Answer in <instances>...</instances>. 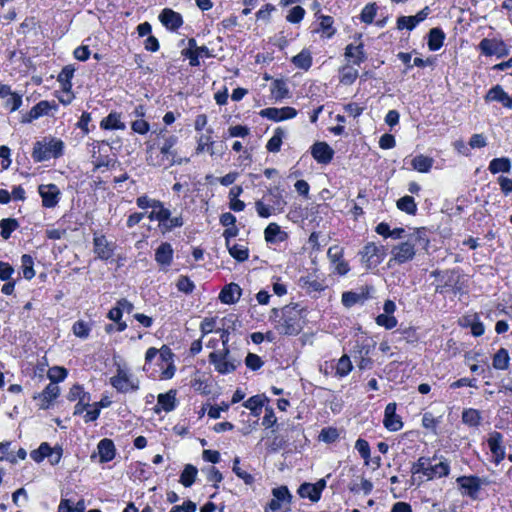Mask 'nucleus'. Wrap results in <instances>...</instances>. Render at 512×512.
<instances>
[{"mask_svg":"<svg viewBox=\"0 0 512 512\" xmlns=\"http://www.w3.org/2000/svg\"><path fill=\"white\" fill-rule=\"evenodd\" d=\"M177 288L179 291L184 292L186 294L192 293L195 285L187 276H180L177 281Z\"/></svg>","mask_w":512,"mask_h":512,"instance_id":"53","label":"nucleus"},{"mask_svg":"<svg viewBox=\"0 0 512 512\" xmlns=\"http://www.w3.org/2000/svg\"><path fill=\"white\" fill-rule=\"evenodd\" d=\"M292 63L300 69L308 70L312 65L311 53L304 49L292 58Z\"/></svg>","mask_w":512,"mask_h":512,"instance_id":"30","label":"nucleus"},{"mask_svg":"<svg viewBox=\"0 0 512 512\" xmlns=\"http://www.w3.org/2000/svg\"><path fill=\"white\" fill-rule=\"evenodd\" d=\"M304 14L305 10L301 6H295L289 11L286 19L291 23H299L303 19Z\"/></svg>","mask_w":512,"mask_h":512,"instance_id":"54","label":"nucleus"},{"mask_svg":"<svg viewBox=\"0 0 512 512\" xmlns=\"http://www.w3.org/2000/svg\"><path fill=\"white\" fill-rule=\"evenodd\" d=\"M445 38L444 32L440 28H432L429 31L428 47L431 51L438 50Z\"/></svg>","mask_w":512,"mask_h":512,"instance_id":"25","label":"nucleus"},{"mask_svg":"<svg viewBox=\"0 0 512 512\" xmlns=\"http://www.w3.org/2000/svg\"><path fill=\"white\" fill-rule=\"evenodd\" d=\"M298 493L302 498H308L312 502H317L320 500V495L317 492L315 486L311 483H303L300 485L298 489Z\"/></svg>","mask_w":512,"mask_h":512,"instance_id":"34","label":"nucleus"},{"mask_svg":"<svg viewBox=\"0 0 512 512\" xmlns=\"http://www.w3.org/2000/svg\"><path fill=\"white\" fill-rule=\"evenodd\" d=\"M228 251H229V254L237 261L239 262H243L245 260L248 259V256H249V250L247 247L245 246H242V245H238V244H234V245H231L229 243V246H226Z\"/></svg>","mask_w":512,"mask_h":512,"instance_id":"35","label":"nucleus"},{"mask_svg":"<svg viewBox=\"0 0 512 512\" xmlns=\"http://www.w3.org/2000/svg\"><path fill=\"white\" fill-rule=\"evenodd\" d=\"M263 404H264V400H263L262 396L255 395V396L250 397L248 400H246L243 403V406L245 408L249 409L252 412V414H254L255 416H258L260 414Z\"/></svg>","mask_w":512,"mask_h":512,"instance_id":"39","label":"nucleus"},{"mask_svg":"<svg viewBox=\"0 0 512 512\" xmlns=\"http://www.w3.org/2000/svg\"><path fill=\"white\" fill-rule=\"evenodd\" d=\"M429 7H425L414 16H401L397 20V28L412 30L419 22L423 21L429 14Z\"/></svg>","mask_w":512,"mask_h":512,"instance_id":"13","label":"nucleus"},{"mask_svg":"<svg viewBox=\"0 0 512 512\" xmlns=\"http://www.w3.org/2000/svg\"><path fill=\"white\" fill-rule=\"evenodd\" d=\"M60 394V388L57 383L51 382L46 388L43 390L41 394H39V399L41 401L40 408L47 409L51 402L56 399Z\"/></svg>","mask_w":512,"mask_h":512,"instance_id":"18","label":"nucleus"},{"mask_svg":"<svg viewBox=\"0 0 512 512\" xmlns=\"http://www.w3.org/2000/svg\"><path fill=\"white\" fill-rule=\"evenodd\" d=\"M376 323L386 329H392L397 325V319L388 314H380L376 317Z\"/></svg>","mask_w":512,"mask_h":512,"instance_id":"50","label":"nucleus"},{"mask_svg":"<svg viewBox=\"0 0 512 512\" xmlns=\"http://www.w3.org/2000/svg\"><path fill=\"white\" fill-rule=\"evenodd\" d=\"M355 448L361 457L367 462L370 457V447L368 442L360 438L356 441Z\"/></svg>","mask_w":512,"mask_h":512,"instance_id":"55","label":"nucleus"},{"mask_svg":"<svg viewBox=\"0 0 512 512\" xmlns=\"http://www.w3.org/2000/svg\"><path fill=\"white\" fill-rule=\"evenodd\" d=\"M269 194L273 197L274 206H276L279 210H283L286 205V201L283 199L278 188L270 189Z\"/></svg>","mask_w":512,"mask_h":512,"instance_id":"60","label":"nucleus"},{"mask_svg":"<svg viewBox=\"0 0 512 512\" xmlns=\"http://www.w3.org/2000/svg\"><path fill=\"white\" fill-rule=\"evenodd\" d=\"M457 483L462 489L465 490L466 494L471 498L475 499L480 488L481 480L477 476H460L457 478Z\"/></svg>","mask_w":512,"mask_h":512,"instance_id":"11","label":"nucleus"},{"mask_svg":"<svg viewBox=\"0 0 512 512\" xmlns=\"http://www.w3.org/2000/svg\"><path fill=\"white\" fill-rule=\"evenodd\" d=\"M313 158L321 164H328L334 155V150L326 142H316L311 147Z\"/></svg>","mask_w":512,"mask_h":512,"instance_id":"9","label":"nucleus"},{"mask_svg":"<svg viewBox=\"0 0 512 512\" xmlns=\"http://www.w3.org/2000/svg\"><path fill=\"white\" fill-rule=\"evenodd\" d=\"M358 77V71L350 66H345L341 70L340 82L345 85H351Z\"/></svg>","mask_w":512,"mask_h":512,"instance_id":"45","label":"nucleus"},{"mask_svg":"<svg viewBox=\"0 0 512 512\" xmlns=\"http://www.w3.org/2000/svg\"><path fill=\"white\" fill-rule=\"evenodd\" d=\"M275 329L283 335H297L301 331L299 310L295 306H285Z\"/></svg>","mask_w":512,"mask_h":512,"instance_id":"2","label":"nucleus"},{"mask_svg":"<svg viewBox=\"0 0 512 512\" xmlns=\"http://www.w3.org/2000/svg\"><path fill=\"white\" fill-rule=\"evenodd\" d=\"M261 116L267 117L273 121H282L280 108H266L260 112Z\"/></svg>","mask_w":512,"mask_h":512,"instance_id":"59","label":"nucleus"},{"mask_svg":"<svg viewBox=\"0 0 512 512\" xmlns=\"http://www.w3.org/2000/svg\"><path fill=\"white\" fill-rule=\"evenodd\" d=\"M197 506L191 500L184 502L182 505L174 506L170 512H196Z\"/></svg>","mask_w":512,"mask_h":512,"instance_id":"62","label":"nucleus"},{"mask_svg":"<svg viewBox=\"0 0 512 512\" xmlns=\"http://www.w3.org/2000/svg\"><path fill=\"white\" fill-rule=\"evenodd\" d=\"M157 400L158 405L166 412H170L175 408V392L172 390L165 394H159Z\"/></svg>","mask_w":512,"mask_h":512,"instance_id":"33","label":"nucleus"},{"mask_svg":"<svg viewBox=\"0 0 512 512\" xmlns=\"http://www.w3.org/2000/svg\"><path fill=\"white\" fill-rule=\"evenodd\" d=\"M245 364L248 368L251 370H258L262 367L263 361L261 358L253 353H248V355L245 358Z\"/></svg>","mask_w":512,"mask_h":512,"instance_id":"56","label":"nucleus"},{"mask_svg":"<svg viewBox=\"0 0 512 512\" xmlns=\"http://www.w3.org/2000/svg\"><path fill=\"white\" fill-rule=\"evenodd\" d=\"M173 258V249L172 246L167 243H161L160 246L156 249L155 252V260L161 266H169L172 262Z\"/></svg>","mask_w":512,"mask_h":512,"instance_id":"20","label":"nucleus"},{"mask_svg":"<svg viewBox=\"0 0 512 512\" xmlns=\"http://www.w3.org/2000/svg\"><path fill=\"white\" fill-rule=\"evenodd\" d=\"M110 383L117 391L121 393H126L130 390L136 391L139 389L138 380H132L128 372L121 367H118L117 373L110 379Z\"/></svg>","mask_w":512,"mask_h":512,"instance_id":"4","label":"nucleus"},{"mask_svg":"<svg viewBox=\"0 0 512 512\" xmlns=\"http://www.w3.org/2000/svg\"><path fill=\"white\" fill-rule=\"evenodd\" d=\"M345 56L352 61L355 65H360L365 59L366 55L363 50V44L353 45L349 44L345 48Z\"/></svg>","mask_w":512,"mask_h":512,"instance_id":"22","label":"nucleus"},{"mask_svg":"<svg viewBox=\"0 0 512 512\" xmlns=\"http://www.w3.org/2000/svg\"><path fill=\"white\" fill-rule=\"evenodd\" d=\"M239 458L236 457L233 461V472L241 478L246 484H251L254 481V478L251 474L247 473L246 471H243L239 467Z\"/></svg>","mask_w":512,"mask_h":512,"instance_id":"51","label":"nucleus"},{"mask_svg":"<svg viewBox=\"0 0 512 512\" xmlns=\"http://www.w3.org/2000/svg\"><path fill=\"white\" fill-rule=\"evenodd\" d=\"M75 69L71 65L65 66L60 74L58 75V81L63 83V87L65 90L71 88V79L74 75Z\"/></svg>","mask_w":512,"mask_h":512,"instance_id":"43","label":"nucleus"},{"mask_svg":"<svg viewBox=\"0 0 512 512\" xmlns=\"http://www.w3.org/2000/svg\"><path fill=\"white\" fill-rule=\"evenodd\" d=\"M209 362L213 364L215 370L220 374L232 373L241 365V359L231 354L228 346H226V341H223V349L221 351L209 354Z\"/></svg>","mask_w":512,"mask_h":512,"instance_id":"1","label":"nucleus"},{"mask_svg":"<svg viewBox=\"0 0 512 512\" xmlns=\"http://www.w3.org/2000/svg\"><path fill=\"white\" fill-rule=\"evenodd\" d=\"M479 48L481 52L485 55H498L500 56L502 54V51L504 49L503 42H499L494 39H483L480 44Z\"/></svg>","mask_w":512,"mask_h":512,"instance_id":"21","label":"nucleus"},{"mask_svg":"<svg viewBox=\"0 0 512 512\" xmlns=\"http://www.w3.org/2000/svg\"><path fill=\"white\" fill-rule=\"evenodd\" d=\"M392 254L393 257L390 262L395 261L396 263L402 264L414 258L415 248L410 242H403L392 249Z\"/></svg>","mask_w":512,"mask_h":512,"instance_id":"7","label":"nucleus"},{"mask_svg":"<svg viewBox=\"0 0 512 512\" xmlns=\"http://www.w3.org/2000/svg\"><path fill=\"white\" fill-rule=\"evenodd\" d=\"M469 145L471 148H482L487 145L486 138L483 134H473L470 138Z\"/></svg>","mask_w":512,"mask_h":512,"instance_id":"63","label":"nucleus"},{"mask_svg":"<svg viewBox=\"0 0 512 512\" xmlns=\"http://www.w3.org/2000/svg\"><path fill=\"white\" fill-rule=\"evenodd\" d=\"M103 129H124V124L120 121V115L117 113H110L100 124Z\"/></svg>","mask_w":512,"mask_h":512,"instance_id":"36","label":"nucleus"},{"mask_svg":"<svg viewBox=\"0 0 512 512\" xmlns=\"http://www.w3.org/2000/svg\"><path fill=\"white\" fill-rule=\"evenodd\" d=\"M255 207L258 215L262 218H268L272 214V208L265 205L261 200L256 201Z\"/></svg>","mask_w":512,"mask_h":512,"instance_id":"64","label":"nucleus"},{"mask_svg":"<svg viewBox=\"0 0 512 512\" xmlns=\"http://www.w3.org/2000/svg\"><path fill=\"white\" fill-rule=\"evenodd\" d=\"M273 497L280 502L290 503L291 494L286 486H280L272 490Z\"/></svg>","mask_w":512,"mask_h":512,"instance_id":"49","label":"nucleus"},{"mask_svg":"<svg viewBox=\"0 0 512 512\" xmlns=\"http://www.w3.org/2000/svg\"><path fill=\"white\" fill-rule=\"evenodd\" d=\"M241 288L236 283L226 285L220 292L219 299L225 304L236 303L241 296Z\"/></svg>","mask_w":512,"mask_h":512,"instance_id":"16","label":"nucleus"},{"mask_svg":"<svg viewBox=\"0 0 512 512\" xmlns=\"http://www.w3.org/2000/svg\"><path fill=\"white\" fill-rule=\"evenodd\" d=\"M411 165L418 172L427 173L433 165V159L424 155H417L412 159Z\"/></svg>","mask_w":512,"mask_h":512,"instance_id":"27","label":"nucleus"},{"mask_svg":"<svg viewBox=\"0 0 512 512\" xmlns=\"http://www.w3.org/2000/svg\"><path fill=\"white\" fill-rule=\"evenodd\" d=\"M197 473H198V470L194 465L187 464V465H185L184 470L182 471V473L180 475L179 482L184 487H190L195 482Z\"/></svg>","mask_w":512,"mask_h":512,"instance_id":"26","label":"nucleus"},{"mask_svg":"<svg viewBox=\"0 0 512 512\" xmlns=\"http://www.w3.org/2000/svg\"><path fill=\"white\" fill-rule=\"evenodd\" d=\"M397 208L408 214H415L417 210L416 203L412 196H404L397 201Z\"/></svg>","mask_w":512,"mask_h":512,"instance_id":"40","label":"nucleus"},{"mask_svg":"<svg viewBox=\"0 0 512 512\" xmlns=\"http://www.w3.org/2000/svg\"><path fill=\"white\" fill-rule=\"evenodd\" d=\"M272 92L277 97L283 98L288 93L285 82L282 80H275L273 83Z\"/></svg>","mask_w":512,"mask_h":512,"instance_id":"61","label":"nucleus"},{"mask_svg":"<svg viewBox=\"0 0 512 512\" xmlns=\"http://www.w3.org/2000/svg\"><path fill=\"white\" fill-rule=\"evenodd\" d=\"M284 134V130L281 128L275 130L274 135L269 139L266 145L269 152L276 153L280 150Z\"/></svg>","mask_w":512,"mask_h":512,"instance_id":"38","label":"nucleus"},{"mask_svg":"<svg viewBox=\"0 0 512 512\" xmlns=\"http://www.w3.org/2000/svg\"><path fill=\"white\" fill-rule=\"evenodd\" d=\"M375 15H376V4L375 3L368 4L363 8V10L361 12V20L364 23L370 24L373 22Z\"/></svg>","mask_w":512,"mask_h":512,"instance_id":"52","label":"nucleus"},{"mask_svg":"<svg viewBox=\"0 0 512 512\" xmlns=\"http://www.w3.org/2000/svg\"><path fill=\"white\" fill-rule=\"evenodd\" d=\"M73 333L75 336L85 339L89 336L90 333V327L89 325L84 322L83 320H79L74 323L72 327Z\"/></svg>","mask_w":512,"mask_h":512,"instance_id":"47","label":"nucleus"},{"mask_svg":"<svg viewBox=\"0 0 512 512\" xmlns=\"http://www.w3.org/2000/svg\"><path fill=\"white\" fill-rule=\"evenodd\" d=\"M511 170V161L507 157L495 158L489 164V171L492 174L499 172L508 173Z\"/></svg>","mask_w":512,"mask_h":512,"instance_id":"28","label":"nucleus"},{"mask_svg":"<svg viewBox=\"0 0 512 512\" xmlns=\"http://www.w3.org/2000/svg\"><path fill=\"white\" fill-rule=\"evenodd\" d=\"M56 105H53L55 107ZM52 108L50 102L43 100L36 104L26 115L23 116L22 123H30L39 117L46 115Z\"/></svg>","mask_w":512,"mask_h":512,"instance_id":"17","label":"nucleus"},{"mask_svg":"<svg viewBox=\"0 0 512 512\" xmlns=\"http://www.w3.org/2000/svg\"><path fill=\"white\" fill-rule=\"evenodd\" d=\"M53 455V449L50 447V445L46 442H43L38 449L33 450L30 453L31 458L39 463L44 460V458L52 456Z\"/></svg>","mask_w":512,"mask_h":512,"instance_id":"37","label":"nucleus"},{"mask_svg":"<svg viewBox=\"0 0 512 512\" xmlns=\"http://www.w3.org/2000/svg\"><path fill=\"white\" fill-rule=\"evenodd\" d=\"M352 363L350 358L347 355H343L337 363L336 366V375L339 377H344L350 373L352 370Z\"/></svg>","mask_w":512,"mask_h":512,"instance_id":"42","label":"nucleus"},{"mask_svg":"<svg viewBox=\"0 0 512 512\" xmlns=\"http://www.w3.org/2000/svg\"><path fill=\"white\" fill-rule=\"evenodd\" d=\"M364 299V294H358L355 292H344L342 294V303L346 307H352L354 304L363 301Z\"/></svg>","mask_w":512,"mask_h":512,"instance_id":"46","label":"nucleus"},{"mask_svg":"<svg viewBox=\"0 0 512 512\" xmlns=\"http://www.w3.org/2000/svg\"><path fill=\"white\" fill-rule=\"evenodd\" d=\"M338 437H339V434H338L337 429H335V428L323 429L319 436V438L326 443L334 442Z\"/></svg>","mask_w":512,"mask_h":512,"instance_id":"58","label":"nucleus"},{"mask_svg":"<svg viewBox=\"0 0 512 512\" xmlns=\"http://www.w3.org/2000/svg\"><path fill=\"white\" fill-rule=\"evenodd\" d=\"M67 370L64 367L54 366L48 370V378L51 382L57 383L67 376Z\"/></svg>","mask_w":512,"mask_h":512,"instance_id":"48","label":"nucleus"},{"mask_svg":"<svg viewBox=\"0 0 512 512\" xmlns=\"http://www.w3.org/2000/svg\"><path fill=\"white\" fill-rule=\"evenodd\" d=\"M42 204L46 208H53L58 204L60 190L55 184H42L38 187Z\"/></svg>","mask_w":512,"mask_h":512,"instance_id":"6","label":"nucleus"},{"mask_svg":"<svg viewBox=\"0 0 512 512\" xmlns=\"http://www.w3.org/2000/svg\"><path fill=\"white\" fill-rule=\"evenodd\" d=\"M462 421L470 427H478L481 424L482 416L479 410L469 408L463 410Z\"/></svg>","mask_w":512,"mask_h":512,"instance_id":"23","label":"nucleus"},{"mask_svg":"<svg viewBox=\"0 0 512 512\" xmlns=\"http://www.w3.org/2000/svg\"><path fill=\"white\" fill-rule=\"evenodd\" d=\"M383 424L389 431H398L403 423L399 415L396 414V403H389L385 408Z\"/></svg>","mask_w":512,"mask_h":512,"instance_id":"10","label":"nucleus"},{"mask_svg":"<svg viewBox=\"0 0 512 512\" xmlns=\"http://www.w3.org/2000/svg\"><path fill=\"white\" fill-rule=\"evenodd\" d=\"M449 464L445 461H439L438 463H430V471L428 472V479H432L434 476L444 477L449 474Z\"/></svg>","mask_w":512,"mask_h":512,"instance_id":"32","label":"nucleus"},{"mask_svg":"<svg viewBox=\"0 0 512 512\" xmlns=\"http://www.w3.org/2000/svg\"><path fill=\"white\" fill-rule=\"evenodd\" d=\"M19 222L15 218H4L0 221V235L4 240L10 238L12 232L19 228Z\"/></svg>","mask_w":512,"mask_h":512,"instance_id":"24","label":"nucleus"},{"mask_svg":"<svg viewBox=\"0 0 512 512\" xmlns=\"http://www.w3.org/2000/svg\"><path fill=\"white\" fill-rule=\"evenodd\" d=\"M97 448L101 463L109 462L115 457V445L111 439H102Z\"/></svg>","mask_w":512,"mask_h":512,"instance_id":"19","label":"nucleus"},{"mask_svg":"<svg viewBox=\"0 0 512 512\" xmlns=\"http://www.w3.org/2000/svg\"><path fill=\"white\" fill-rule=\"evenodd\" d=\"M503 436L501 433L497 431H493L489 434V438L487 440L488 446L490 448L491 453L495 458V463L499 464L505 458V449L502 446Z\"/></svg>","mask_w":512,"mask_h":512,"instance_id":"8","label":"nucleus"},{"mask_svg":"<svg viewBox=\"0 0 512 512\" xmlns=\"http://www.w3.org/2000/svg\"><path fill=\"white\" fill-rule=\"evenodd\" d=\"M430 463V458L420 457L411 468L412 474L423 473L425 476L428 477V472L430 471Z\"/></svg>","mask_w":512,"mask_h":512,"instance_id":"44","label":"nucleus"},{"mask_svg":"<svg viewBox=\"0 0 512 512\" xmlns=\"http://www.w3.org/2000/svg\"><path fill=\"white\" fill-rule=\"evenodd\" d=\"M94 243V252L98 256V258L102 260H108L113 255V247L111 243H109L105 236H96L93 239Z\"/></svg>","mask_w":512,"mask_h":512,"instance_id":"14","label":"nucleus"},{"mask_svg":"<svg viewBox=\"0 0 512 512\" xmlns=\"http://www.w3.org/2000/svg\"><path fill=\"white\" fill-rule=\"evenodd\" d=\"M22 104V96L20 94H17L15 92H12L7 100H6V107L10 108V111L13 112L17 110Z\"/></svg>","mask_w":512,"mask_h":512,"instance_id":"57","label":"nucleus"},{"mask_svg":"<svg viewBox=\"0 0 512 512\" xmlns=\"http://www.w3.org/2000/svg\"><path fill=\"white\" fill-rule=\"evenodd\" d=\"M485 100L487 102L496 101L500 102L506 108H512V99L503 90L500 85L492 87L486 94Z\"/></svg>","mask_w":512,"mask_h":512,"instance_id":"15","label":"nucleus"},{"mask_svg":"<svg viewBox=\"0 0 512 512\" xmlns=\"http://www.w3.org/2000/svg\"><path fill=\"white\" fill-rule=\"evenodd\" d=\"M276 236H279V241H283L286 238V233L281 231L278 224L270 223L264 231L265 240L273 243L276 241Z\"/></svg>","mask_w":512,"mask_h":512,"instance_id":"31","label":"nucleus"},{"mask_svg":"<svg viewBox=\"0 0 512 512\" xmlns=\"http://www.w3.org/2000/svg\"><path fill=\"white\" fill-rule=\"evenodd\" d=\"M159 20L167 29L170 30H177L183 24L182 16L178 12L169 8L162 10L159 15Z\"/></svg>","mask_w":512,"mask_h":512,"instance_id":"12","label":"nucleus"},{"mask_svg":"<svg viewBox=\"0 0 512 512\" xmlns=\"http://www.w3.org/2000/svg\"><path fill=\"white\" fill-rule=\"evenodd\" d=\"M22 272L25 279L30 280L35 276L33 269V259L30 255L24 254L21 257Z\"/></svg>","mask_w":512,"mask_h":512,"instance_id":"41","label":"nucleus"},{"mask_svg":"<svg viewBox=\"0 0 512 512\" xmlns=\"http://www.w3.org/2000/svg\"><path fill=\"white\" fill-rule=\"evenodd\" d=\"M362 261L368 269L377 266L384 259L386 252L383 246H376L371 242L364 246L362 252Z\"/></svg>","mask_w":512,"mask_h":512,"instance_id":"5","label":"nucleus"},{"mask_svg":"<svg viewBox=\"0 0 512 512\" xmlns=\"http://www.w3.org/2000/svg\"><path fill=\"white\" fill-rule=\"evenodd\" d=\"M510 357L505 348L499 349L493 357L492 365L495 369L506 370L509 368Z\"/></svg>","mask_w":512,"mask_h":512,"instance_id":"29","label":"nucleus"},{"mask_svg":"<svg viewBox=\"0 0 512 512\" xmlns=\"http://www.w3.org/2000/svg\"><path fill=\"white\" fill-rule=\"evenodd\" d=\"M62 150L63 142L61 140L37 141L33 148L32 157L36 162H42L52 157H59L62 154Z\"/></svg>","mask_w":512,"mask_h":512,"instance_id":"3","label":"nucleus"}]
</instances>
